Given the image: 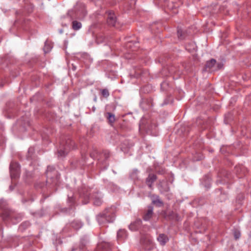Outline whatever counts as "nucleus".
I'll return each mask as SVG.
<instances>
[{"instance_id":"nucleus-1","label":"nucleus","mask_w":251,"mask_h":251,"mask_svg":"<svg viewBox=\"0 0 251 251\" xmlns=\"http://www.w3.org/2000/svg\"><path fill=\"white\" fill-rule=\"evenodd\" d=\"M113 212L111 209H107L103 214L98 217V220L100 224L102 225L106 222H112L114 220V216L111 215Z\"/></svg>"},{"instance_id":"nucleus-2","label":"nucleus","mask_w":251,"mask_h":251,"mask_svg":"<svg viewBox=\"0 0 251 251\" xmlns=\"http://www.w3.org/2000/svg\"><path fill=\"white\" fill-rule=\"evenodd\" d=\"M80 7H75L74 11L75 13V17L79 19H81L84 17L86 14V12L85 10L84 6L80 4Z\"/></svg>"},{"instance_id":"nucleus-3","label":"nucleus","mask_w":251,"mask_h":251,"mask_svg":"<svg viewBox=\"0 0 251 251\" xmlns=\"http://www.w3.org/2000/svg\"><path fill=\"white\" fill-rule=\"evenodd\" d=\"M141 224L140 219H137L134 222L131 223L129 226V228L131 230H136L139 229Z\"/></svg>"},{"instance_id":"nucleus-4","label":"nucleus","mask_w":251,"mask_h":251,"mask_svg":"<svg viewBox=\"0 0 251 251\" xmlns=\"http://www.w3.org/2000/svg\"><path fill=\"white\" fill-rule=\"evenodd\" d=\"M116 22V17L114 14L112 12L108 13L107 22L110 25L114 26Z\"/></svg>"},{"instance_id":"nucleus-5","label":"nucleus","mask_w":251,"mask_h":251,"mask_svg":"<svg viewBox=\"0 0 251 251\" xmlns=\"http://www.w3.org/2000/svg\"><path fill=\"white\" fill-rule=\"evenodd\" d=\"M0 206L2 210L3 217H4V218L8 217L11 214V211L9 208L7 206H2L1 204L0 205Z\"/></svg>"},{"instance_id":"nucleus-6","label":"nucleus","mask_w":251,"mask_h":251,"mask_svg":"<svg viewBox=\"0 0 251 251\" xmlns=\"http://www.w3.org/2000/svg\"><path fill=\"white\" fill-rule=\"evenodd\" d=\"M151 201L152 203L158 206H160L162 205V201L159 199L157 196L153 195L151 197Z\"/></svg>"},{"instance_id":"nucleus-7","label":"nucleus","mask_w":251,"mask_h":251,"mask_svg":"<svg viewBox=\"0 0 251 251\" xmlns=\"http://www.w3.org/2000/svg\"><path fill=\"white\" fill-rule=\"evenodd\" d=\"M153 213V208L152 207H149L147 212L144 216V219L145 221L149 220L152 216Z\"/></svg>"},{"instance_id":"nucleus-8","label":"nucleus","mask_w":251,"mask_h":251,"mask_svg":"<svg viewBox=\"0 0 251 251\" xmlns=\"http://www.w3.org/2000/svg\"><path fill=\"white\" fill-rule=\"evenodd\" d=\"M161 245H164L168 241V238L164 234H160L157 238Z\"/></svg>"},{"instance_id":"nucleus-9","label":"nucleus","mask_w":251,"mask_h":251,"mask_svg":"<svg viewBox=\"0 0 251 251\" xmlns=\"http://www.w3.org/2000/svg\"><path fill=\"white\" fill-rule=\"evenodd\" d=\"M156 179V176L153 175H149V177L147 178L146 182L149 187H151V184Z\"/></svg>"},{"instance_id":"nucleus-10","label":"nucleus","mask_w":251,"mask_h":251,"mask_svg":"<svg viewBox=\"0 0 251 251\" xmlns=\"http://www.w3.org/2000/svg\"><path fill=\"white\" fill-rule=\"evenodd\" d=\"M68 147L65 148L61 147L58 151V155L61 157L64 156L68 152Z\"/></svg>"},{"instance_id":"nucleus-11","label":"nucleus","mask_w":251,"mask_h":251,"mask_svg":"<svg viewBox=\"0 0 251 251\" xmlns=\"http://www.w3.org/2000/svg\"><path fill=\"white\" fill-rule=\"evenodd\" d=\"M126 236V231L124 229H120L117 232V239L118 240L124 239Z\"/></svg>"},{"instance_id":"nucleus-12","label":"nucleus","mask_w":251,"mask_h":251,"mask_svg":"<svg viewBox=\"0 0 251 251\" xmlns=\"http://www.w3.org/2000/svg\"><path fill=\"white\" fill-rule=\"evenodd\" d=\"M216 63V60L211 59L210 61H208L205 65V70L207 71V69H212Z\"/></svg>"},{"instance_id":"nucleus-13","label":"nucleus","mask_w":251,"mask_h":251,"mask_svg":"<svg viewBox=\"0 0 251 251\" xmlns=\"http://www.w3.org/2000/svg\"><path fill=\"white\" fill-rule=\"evenodd\" d=\"M52 45L51 43L46 42L45 43V46L44 48V50L45 53L49 52L52 49Z\"/></svg>"},{"instance_id":"nucleus-14","label":"nucleus","mask_w":251,"mask_h":251,"mask_svg":"<svg viewBox=\"0 0 251 251\" xmlns=\"http://www.w3.org/2000/svg\"><path fill=\"white\" fill-rule=\"evenodd\" d=\"M10 171L11 176L12 179L15 178V165L14 163H11L10 166Z\"/></svg>"},{"instance_id":"nucleus-15","label":"nucleus","mask_w":251,"mask_h":251,"mask_svg":"<svg viewBox=\"0 0 251 251\" xmlns=\"http://www.w3.org/2000/svg\"><path fill=\"white\" fill-rule=\"evenodd\" d=\"M186 33L183 30L180 28H178L177 29V36L179 39H182L184 38V35Z\"/></svg>"},{"instance_id":"nucleus-16","label":"nucleus","mask_w":251,"mask_h":251,"mask_svg":"<svg viewBox=\"0 0 251 251\" xmlns=\"http://www.w3.org/2000/svg\"><path fill=\"white\" fill-rule=\"evenodd\" d=\"M81 27V24L80 22L74 21L73 22V28L74 30H78Z\"/></svg>"},{"instance_id":"nucleus-17","label":"nucleus","mask_w":251,"mask_h":251,"mask_svg":"<svg viewBox=\"0 0 251 251\" xmlns=\"http://www.w3.org/2000/svg\"><path fill=\"white\" fill-rule=\"evenodd\" d=\"M107 115H108V116H107V118L109 120V122L110 123V124H112L114 123V122L115 121V116L114 115L110 113H107Z\"/></svg>"},{"instance_id":"nucleus-18","label":"nucleus","mask_w":251,"mask_h":251,"mask_svg":"<svg viewBox=\"0 0 251 251\" xmlns=\"http://www.w3.org/2000/svg\"><path fill=\"white\" fill-rule=\"evenodd\" d=\"M190 45H188L187 46H186V49L189 51H192L193 50H195L196 48V45L194 44H192V47H190Z\"/></svg>"},{"instance_id":"nucleus-19","label":"nucleus","mask_w":251,"mask_h":251,"mask_svg":"<svg viewBox=\"0 0 251 251\" xmlns=\"http://www.w3.org/2000/svg\"><path fill=\"white\" fill-rule=\"evenodd\" d=\"M94 203L96 205H100L101 203V199L99 198H95V200L94 201Z\"/></svg>"},{"instance_id":"nucleus-20","label":"nucleus","mask_w":251,"mask_h":251,"mask_svg":"<svg viewBox=\"0 0 251 251\" xmlns=\"http://www.w3.org/2000/svg\"><path fill=\"white\" fill-rule=\"evenodd\" d=\"M102 95L103 97L107 98L109 96V92L107 89H103L101 91Z\"/></svg>"},{"instance_id":"nucleus-21","label":"nucleus","mask_w":251,"mask_h":251,"mask_svg":"<svg viewBox=\"0 0 251 251\" xmlns=\"http://www.w3.org/2000/svg\"><path fill=\"white\" fill-rule=\"evenodd\" d=\"M234 237L236 239H238L240 236V233L238 231H235L234 233Z\"/></svg>"},{"instance_id":"nucleus-22","label":"nucleus","mask_w":251,"mask_h":251,"mask_svg":"<svg viewBox=\"0 0 251 251\" xmlns=\"http://www.w3.org/2000/svg\"><path fill=\"white\" fill-rule=\"evenodd\" d=\"M222 67H223V64H219L218 65V67L219 69L222 68Z\"/></svg>"},{"instance_id":"nucleus-23","label":"nucleus","mask_w":251,"mask_h":251,"mask_svg":"<svg viewBox=\"0 0 251 251\" xmlns=\"http://www.w3.org/2000/svg\"><path fill=\"white\" fill-rule=\"evenodd\" d=\"M73 12V11H70L69 12V14L70 15V16H73V14L72 13Z\"/></svg>"},{"instance_id":"nucleus-24","label":"nucleus","mask_w":251,"mask_h":251,"mask_svg":"<svg viewBox=\"0 0 251 251\" xmlns=\"http://www.w3.org/2000/svg\"><path fill=\"white\" fill-rule=\"evenodd\" d=\"M80 226L78 227H76V228H79L82 226V224L81 223L79 224Z\"/></svg>"}]
</instances>
